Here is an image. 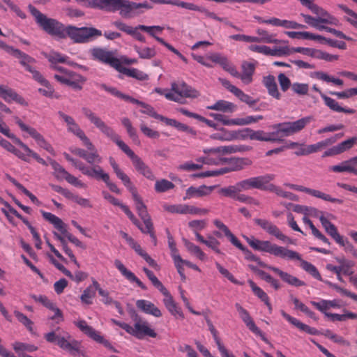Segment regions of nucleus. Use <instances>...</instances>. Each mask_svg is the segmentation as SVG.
Wrapping results in <instances>:
<instances>
[{
  "instance_id": "obj_30",
  "label": "nucleus",
  "mask_w": 357,
  "mask_h": 357,
  "mask_svg": "<svg viewBox=\"0 0 357 357\" xmlns=\"http://www.w3.org/2000/svg\"><path fill=\"white\" fill-rule=\"evenodd\" d=\"M32 78L35 81L38 82L41 85L45 87V89H38V92L41 93L43 96L47 98H59V96H54V89L53 86L51 85L50 82L43 76V75L40 73H35V76Z\"/></svg>"
},
{
  "instance_id": "obj_26",
  "label": "nucleus",
  "mask_w": 357,
  "mask_h": 357,
  "mask_svg": "<svg viewBox=\"0 0 357 357\" xmlns=\"http://www.w3.org/2000/svg\"><path fill=\"white\" fill-rule=\"evenodd\" d=\"M114 266L128 281L135 282L143 290L147 289L146 286L132 271L127 269L119 259L114 260Z\"/></svg>"
},
{
  "instance_id": "obj_49",
  "label": "nucleus",
  "mask_w": 357,
  "mask_h": 357,
  "mask_svg": "<svg viewBox=\"0 0 357 357\" xmlns=\"http://www.w3.org/2000/svg\"><path fill=\"white\" fill-rule=\"evenodd\" d=\"M0 146L4 148L8 151L13 153L18 158L22 160H26V157L24 155L23 152L16 149L10 142L3 139L0 136Z\"/></svg>"
},
{
  "instance_id": "obj_17",
  "label": "nucleus",
  "mask_w": 357,
  "mask_h": 357,
  "mask_svg": "<svg viewBox=\"0 0 357 357\" xmlns=\"http://www.w3.org/2000/svg\"><path fill=\"white\" fill-rule=\"evenodd\" d=\"M285 185L289 187L290 189L297 190L299 192H303L307 193L313 197L320 198L323 200L328 201L332 203H337L339 204H342L344 201L341 199L333 198L331 197L329 195L324 193L319 190L311 189L309 188L304 187L303 185L292 184V183H285Z\"/></svg>"
},
{
  "instance_id": "obj_45",
  "label": "nucleus",
  "mask_w": 357,
  "mask_h": 357,
  "mask_svg": "<svg viewBox=\"0 0 357 357\" xmlns=\"http://www.w3.org/2000/svg\"><path fill=\"white\" fill-rule=\"evenodd\" d=\"M109 160L116 177L121 181L126 188L132 183L130 177L120 169L119 165L112 157H110Z\"/></svg>"
},
{
  "instance_id": "obj_11",
  "label": "nucleus",
  "mask_w": 357,
  "mask_h": 357,
  "mask_svg": "<svg viewBox=\"0 0 357 357\" xmlns=\"http://www.w3.org/2000/svg\"><path fill=\"white\" fill-rule=\"evenodd\" d=\"M74 324L82 333L96 342L103 344L106 348L113 352H119L118 350L116 349L107 340H105L99 332L96 331L93 327L89 326L85 320H80L74 322Z\"/></svg>"
},
{
  "instance_id": "obj_18",
  "label": "nucleus",
  "mask_w": 357,
  "mask_h": 357,
  "mask_svg": "<svg viewBox=\"0 0 357 357\" xmlns=\"http://www.w3.org/2000/svg\"><path fill=\"white\" fill-rule=\"evenodd\" d=\"M235 307L238 312L239 313V316L241 318L242 321L249 328V330L251 331L255 334H256L257 335H259L265 342H268V340L264 337V335L262 333V331L256 326L252 317H250L248 311L243 308L238 303L235 304Z\"/></svg>"
},
{
  "instance_id": "obj_53",
  "label": "nucleus",
  "mask_w": 357,
  "mask_h": 357,
  "mask_svg": "<svg viewBox=\"0 0 357 357\" xmlns=\"http://www.w3.org/2000/svg\"><path fill=\"white\" fill-rule=\"evenodd\" d=\"M273 26H281L285 29H305L306 26L303 24L297 23L294 21H290L287 20H280L279 18L274 17Z\"/></svg>"
},
{
  "instance_id": "obj_35",
  "label": "nucleus",
  "mask_w": 357,
  "mask_h": 357,
  "mask_svg": "<svg viewBox=\"0 0 357 357\" xmlns=\"http://www.w3.org/2000/svg\"><path fill=\"white\" fill-rule=\"evenodd\" d=\"M44 56L50 63V66H54L59 63H68L73 65V62L69 61V57L55 51H51L50 53H43Z\"/></svg>"
},
{
  "instance_id": "obj_43",
  "label": "nucleus",
  "mask_w": 357,
  "mask_h": 357,
  "mask_svg": "<svg viewBox=\"0 0 357 357\" xmlns=\"http://www.w3.org/2000/svg\"><path fill=\"white\" fill-rule=\"evenodd\" d=\"M41 213L44 219L52 224L61 233H62L67 227V225L62 221V220L55 215L44 211H41Z\"/></svg>"
},
{
  "instance_id": "obj_6",
  "label": "nucleus",
  "mask_w": 357,
  "mask_h": 357,
  "mask_svg": "<svg viewBox=\"0 0 357 357\" xmlns=\"http://www.w3.org/2000/svg\"><path fill=\"white\" fill-rule=\"evenodd\" d=\"M98 86L100 89H102V90L108 92L109 93H110L111 95H112L116 98H119L122 99L127 102H130L132 104H136V105L141 106L143 108V109H141L140 112L143 114H147L155 119L160 120V121H162V122H164L165 120L166 119L165 116L158 114L151 105H150L144 102L140 101L137 99H135L128 95L124 94V93H121L120 91H119L115 87L109 86L106 85L105 84H98Z\"/></svg>"
},
{
  "instance_id": "obj_9",
  "label": "nucleus",
  "mask_w": 357,
  "mask_h": 357,
  "mask_svg": "<svg viewBox=\"0 0 357 357\" xmlns=\"http://www.w3.org/2000/svg\"><path fill=\"white\" fill-rule=\"evenodd\" d=\"M151 2L158 4H170L181 7L190 10L199 11L203 13L206 17L215 20L219 22H225L226 18L218 17L215 13L211 12L208 10L197 6L192 3L182 1L180 0H150Z\"/></svg>"
},
{
  "instance_id": "obj_15",
  "label": "nucleus",
  "mask_w": 357,
  "mask_h": 357,
  "mask_svg": "<svg viewBox=\"0 0 357 357\" xmlns=\"http://www.w3.org/2000/svg\"><path fill=\"white\" fill-rule=\"evenodd\" d=\"M254 222L257 226L260 227L263 230L268 234L274 236L276 238L287 243H293L292 240L284 235L280 229L273 222L266 219L255 218Z\"/></svg>"
},
{
  "instance_id": "obj_12",
  "label": "nucleus",
  "mask_w": 357,
  "mask_h": 357,
  "mask_svg": "<svg viewBox=\"0 0 357 357\" xmlns=\"http://www.w3.org/2000/svg\"><path fill=\"white\" fill-rule=\"evenodd\" d=\"M90 52L93 60L108 64L115 69L121 67V61L111 51L102 47H94L90 50Z\"/></svg>"
},
{
  "instance_id": "obj_62",
  "label": "nucleus",
  "mask_w": 357,
  "mask_h": 357,
  "mask_svg": "<svg viewBox=\"0 0 357 357\" xmlns=\"http://www.w3.org/2000/svg\"><path fill=\"white\" fill-rule=\"evenodd\" d=\"M183 242L185 246L188 249L189 252L193 253L196 257H197L200 260H204L205 258L204 252L200 249V248L194 243L190 242L187 239H183Z\"/></svg>"
},
{
  "instance_id": "obj_60",
  "label": "nucleus",
  "mask_w": 357,
  "mask_h": 357,
  "mask_svg": "<svg viewBox=\"0 0 357 357\" xmlns=\"http://www.w3.org/2000/svg\"><path fill=\"white\" fill-rule=\"evenodd\" d=\"M219 131L218 132L213 134L211 138L220 141H232L235 139L232 131L227 130L224 128L219 129Z\"/></svg>"
},
{
  "instance_id": "obj_5",
  "label": "nucleus",
  "mask_w": 357,
  "mask_h": 357,
  "mask_svg": "<svg viewBox=\"0 0 357 357\" xmlns=\"http://www.w3.org/2000/svg\"><path fill=\"white\" fill-rule=\"evenodd\" d=\"M82 113L106 137L113 141L122 151L128 146L121 139L120 136L115 132L114 129L107 126L99 116L87 107H82Z\"/></svg>"
},
{
  "instance_id": "obj_63",
  "label": "nucleus",
  "mask_w": 357,
  "mask_h": 357,
  "mask_svg": "<svg viewBox=\"0 0 357 357\" xmlns=\"http://www.w3.org/2000/svg\"><path fill=\"white\" fill-rule=\"evenodd\" d=\"M313 14L317 15L316 18H324L326 19L331 14H329L326 10L323 9L321 7L313 3V1L309 4L307 7Z\"/></svg>"
},
{
  "instance_id": "obj_19",
  "label": "nucleus",
  "mask_w": 357,
  "mask_h": 357,
  "mask_svg": "<svg viewBox=\"0 0 357 357\" xmlns=\"http://www.w3.org/2000/svg\"><path fill=\"white\" fill-rule=\"evenodd\" d=\"M172 90L182 98H196L200 95L197 90L184 82L172 83Z\"/></svg>"
},
{
  "instance_id": "obj_54",
  "label": "nucleus",
  "mask_w": 357,
  "mask_h": 357,
  "mask_svg": "<svg viewBox=\"0 0 357 357\" xmlns=\"http://www.w3.org/2000/svg\"><path fill=\"white\" fill-rule=\"evenodd\" d=\"M50 164L54 171V176L57 180L66 179L69 174L68 172H67L59 162L51 158H50Z\"/></svg>"
},
{
  "instance_id": "obj_32",
  "label": "nucleus",
  "mask_w": 357,
  "mask_h": 357,
  "mask_svg": "<svg viewBox=\"0 0 357 357\" xmlns=\"http://www.w3.org/2000/svg\"><path fill=\"white\" fill-rule=\"evenodd\" d=\"M319 220L325 229L327 234L331 236L337 243L342 244V236H341L335 226L331 222H330L326 217L321 215Z\"/></svg>"
},
{
  "instance_id": "obj_40",
  "label": "nucleus",
  "mask_w": 357,
  "mask_h": 357,
  "mask_svg": "<svg viewBox=\"0 0 357 357\" xmlns=\"http://www.w3.org/2000/svg\"><path fill=\"white\" fill-rule=\"evenodd\" d=\"M120 73L127 75L128 77L135 78L138 80L144 81L148 79V75L138 70L137 68H128L126 67H123L121 65L120 68H116Z\"/></svg>"
},
{
  "instance_id": "obj_7",
  "label": "nucleus",
  "mask_w": 357,
  "mask_h": 357,
  "mask_svg": "<svg viewBox=\"0 0 357 357\" xmlns=\"http://www.w3.org/2000/svg\"><path fill=\"white\" fill-rule=\"evenodd\" d=\"M313 120L314 117L312 116H307L295 121H285L274 124L272 128L278 129V132H280V136L284 139V137H289L301 132Z\"/></svg>"
},
{
  "instance_id": "obj_38",
  "label": "nucleus",
  "mask_w": 357,
  "mask_h": 357,
  "mask_svg": "<svg viewBox=\"0 0 357 357\" xmlns=\"http://www.w3.org/2000/svg\"><path fill=\"white\" fill-rule=\"evenodd\" d=\"M256 32L260 37L252 36V38L256 39V40H252V43H266L275 44L282 43V40L273 38L274 35L270 34L265 29L259 28L257 29Z\"/></svg>"
},
{
  "instance_id": "obj_58",
  "label": "nucleus",
  "mask_w": 357,
  "mask_h": 357,
  "mask_svg": "<svg viewBox=\"0 0 357 357\" xmlns=\"http://www.w3.org/2000/svg\"><path fill=\"white\" fill-rule=\"evenodd\" d=\"M174 187L175 185L172 181L162 178L155 182L154 188L155 192L161 193L172 190Z\"/></svg>"
},
{
  "instance_id": "obj_23",
  "label": "nucleus",
  "mask_w": 357,
  "mask_h": 357,
  "mask_svg": "<svg viewBox=\"0 0 357 357\" xmlns=\"http://www.w3.org/2000/svg\"><path fill=\"white\" fill-rule=\"evenodd\" d=\"M7 137L13 139V142L20 146L24 151V155L26 157V160L25 162H29V157H32L35 159L38 163L47 166V163L46 161L40 157V155L31 150L26 144H24L20 138L17 137L14 134L8 132V135H6Z\"/></svg>"
},
{
  "instance_id": "obj_20",
  "label": "nucleus",
  "mask_w": 357,
  "mask_h": 357,
  "mask_svg": "<svg viewBox=\"0 0 357 357\" xmlns=\"http://www.w3.org/2000/svg\"><path fill=\"white\" fill-rule=\"evenodd\" d=\"M11 55L20 60L19 62L20 65L24 68L25 70L31 73L32 77L35 76V73H40L35 68L31 66V64L36 63V60L33 57L16 48Z\"/></svg>"
},
{
  "instance_id": "obj_59",
  "label": "nucleus",
  "mask_w": 357,
  "mask_h": 357,
  "mask_svg": "<svg viewBox=\"0 0 357 357\" xmlns=\"http://www.w3.org/2000/svg\"><path fill=\"white\" fill-rule=\"evenodd\" d=\"M337 261L341 266V272L345 275H351L354 271L352 268L354 266V262L351 260H347L344 258L337 259Z\"/></svg>"
},
{
  "instance_id": "obj_41",
  "label": "nucleus",
  "mask_w": 357,
  "mask_h": 357,
  "mask_svg": "<svg viewBox=\"0 0 357 357\" xmlns=\"http://www.w3.org/2000/svg\"><path fill=\"white\" fill-rule=\"evenodd\" d=\"M248 283L253 293L268 307L269 312L272 311V306L269 301L267 294L259 287H258L252 280H249Z\"/></svg>"
},
{
  "instance_id": "obj_28",
  "label": "nucleus",
  "mask_w": 357,
  "mask_h": 357,
  "mask_svg": "<svg viewBox=\"0 0 357 357\" xmlns=\"http://www.w3.org/2000/svg\"><path fill=\"white\" fill-rule=\"evenodd\" d=\"M163 295L165 296L163 299V303L169 312L176 318L181 319H184V314L181 311V309L174 301L169 291H167V294Z\"/></svg>"
},
{
  "instance_id": "obj_2",
  "label": "nucleus",
  "mask_w": 357,
  "mask_h": 357,
  "mask_svg": "<svg viewBox=\"0 0 357 357\" xmlns=\"http://www.w3.org/2000/svg\"><path fill=\"white\" fill-rule=\"evenodd\" d=\"M152 5L146 1L136 3L128 0H107L106 11L115 13L119 10V14L123 18H132L144 13L145 10H150Z\"/></svg>"
},
{
  "instance_id": "obj_29",
  "label": "nucleus",
  "mask_w": 357,
  "mask_h": 357,
  "mask_svg": "<svg viewBox=\"0 0 357 357\" xmlns=\"http://www.w3.org/2000/svg\"><path fill=\"white\" fill-rule=\"evenodd\" d=\"M262 84L267 89L269 96L276 100L281 99L282 95L278 90L275 78L273 75H268L264 76L262 79Z\"/></svg>"
},
{
  "instance_id": "obj_22",
  "label": "nucleus",
  "mask_w": 357,
  "mask_h": 357,
  "mask_svg": "<svg viewBox=\"0 0 357 357\" xmlns=\"http://www.w3.org/2000/svg\"><path fill=\"white\" fill-rule=\"evenodd\" d=\"M218 185H202L199 187L190 186L185 190V195L183 197L184 200L190 199L192 198H200L202 197L208 196L217 188Z\"/></svg>"
},
{
  "instance_id": "obj_34",
  "label": "nucleus",
  "mask_w": 357,
  "mask_h": 357,
  "mask_svg": "<svg viewBox=\"0 0 357 357\" xmlns=\"http://www.w3.org/2000/svg\"><path fill=\"white\" fill-rule=\"evenodd\" d=\"M252 161L248 158L231 157L228 161V167L231 172H238L245 167L252 165Z\"/></svg>"
},
{
  "instance_id": "obj_50",
  "label": "nucleus",
  "mask_w": 357,
  "mask_h": 357,
  "mask_svg": "<svg viewBox=\"0 0 357 357\" xmlns=\"http://www.w3.org/2000/svg\"><path fill=\"white\" fill-rule=\"evenodd\" d=\"M87 8H98L106 11L107 0H75Z\"/></svg>"
},
{
  "instance_id": "obj_1",
  "label": "nucleus",
  "mask_w": 357,
  "mask_h": 357,
  "mask_svg": "<svg viewBox=\"0 0 357 357\" xmlns=\"http://www.w3.org/2000/svg\"><path fill=\"white\" fill-rule=\"evenodd\" d=\"M28 8L37 24L45 33L59 39L68 36L75 43H86L102 35V31L95 27L78 28L72 25L65 26L57 20L47 17L31 4L29 5Z\"/></svg>"
},
{
  "instance_id": "obj_24",
  "label": "nucleus",
  "mask_w": 357,
  "mask_h": 357,
  "mask_svg": "<svg viewBox=\"0 0 357 357\" xmlns=\"http://www.w3.org/2000/svg\"><path fill=\"white\" fill-rule=\"evenodd\" d=\"M312 89L320 94V96L324 100L325 105L327 107H328L331 110L337 112H344L349 114L355 113L356 111L354 109L344 108L340 106L338 102L335 100L323 93L321 91L317 86V85L314 84L312 86Z\"/></svg>"
},
{
  "instance_id": "obj_52",
  "label": "nucleus",
  "mask_w": 357,
  "mask_h": 357,
  "mask_svg": "<svg viewBox=\"0 0 357 357\" xmlns=\"http://www.w3.org/2000/svg\"><path fill=\"white\" fill-rule=\"evenodd\" d=\"M301 16H302L304 18L305 22L310 25V26L314 27L319 31L324 30L327 32L329 31L331 27L321 24L322 23L320 22L319 21H317L319 18H315L310 15L304 13H301Z\"/></svg>"
},
{
  "instance_id": "obj_55",
  "label": "nucleus",
  "mask_w": 357,
  "mask_h": 357,
  "mask_svg": "<svg viewBox=\"0 0 357 357\" xmlns=\"http://www.w3.org/2000/svg\"><path fill=\"white\" fill-rule=\"evenodd\" d=\"M85 80L86 79L83 76L74 72L66 85L70 86L75 90L79 91L82 89V85L84 84Z\"/></svg>"
},
{
  "instance_id": "obj_10",
  "label": "nucleus",
  "mask_w": 357,
  "mask_h": 357,
  "mask_svg": "<svg viewBox=\"0 0 357 357\" xmlns=\"http://www.w3.org/2000/svg\"><path fill=\"white\" fill-rule=\"evenodd\" d=\"M59 116L63 120V121L66 123L68 128L67 130L68 132H72L80 140L82 141L84 145L89 150H93L94 146L90 141V139L86 137L84 132L80 128L79 125L75 122V119L69 116L66 114L64 112L61 111L58 112Z\"/></svg>"
},
{
  "instance_id": "obj_47",
  "label": "nucleus",
  "mask_w": 357,
  "mask_h": 357,
  "mask_svg": "<svg viewBox=\"0 0 357 357\" xmlns=\"http://www.w3.org/2000/svg\"><path fill=\"white\" fill-rule=\"evenodd\" d=\"M93 280L95 279L92 278V284L86 287L80 296L82 303L86 305H91L93 303L92 300L96 296V291H98V288L93 285Z\"/></svg>"
},
{
  "instance_id": "obj_37",
  "label": "nucleus",
  "mask_w": 357,
  "mask_h": 357,
  "mask_svg": "<svg viewBox=\"0 0 357 357\" xmlns=\"http://www.w3.org/2000/svg\"><path fill=\"white\" fill-rule=\"evenodd\" d=\"M241 68V80L245 84H250L253 80L252 76L255 73V66L252 63L243 62Z\"/></svg>"
},
{
  "instance_id": "obj_4",
  "label": "nucleus",
  "mask_w": 357,
  "mask_h": 357,
  "mask_svg": "<svg viewBox=\"0 0 357 357\" xmlns=\"http://www.w3.org/2000/svg\"><path fill=\"white\" fill-rule=\"evenodd\" d=\"M44 337L47 342L56 344L61 349L68 352L73 356H86V353L81 342L72 338L68 333L61 337L56 335L54 331H51L45 334Z\"/></svg>"
},
{
  "instance_id": "obj_3",
  "label": "nucleus",
  "mask_w": 357,
  "mask_h": 357,
  "mask_svg": "<svg viewBox=\"0 0 357 357\" xmlns=\"http://www.w3.org/2000/svg\"><path fill=\"white\" fill-rule=\"evenodd\" d=\"M232 244L243 252L245 255V259L246 260L255 261L260 266L273 271L280 276L283 282L287 283L288 284L296 287H303L306 285L304 281L301 280L298 278L280 270L279 268L268 265L263 262L259 257L254 255L249 249L245 247L238 239L234 241Z\"/></svg>"
},
{
  "instance_id": "obj_25",
  "label": "nucleus",
  "mask_w": 357,
  "mask_h": 357,
  "mask_svg": "<svg viewBox=\"0 0 357 357\" xmlns=\"http://www.w3.org/2000/svg\"><path fill=\"white\" fill-rule=\"evenodd\" d=\"M0 97L8 103L15 102L23 106L28 105V102L25 99L15 90L11 88L4 87L2 85H0Z\"/></svg>"
},
{
  "instance_id": "obj_64",
  "label": "nucleus",
  "mask_w": 357,
  "mask_h": 357,
  "mask_svg": "<svg viewBox=\"0 0 357 357\" xmlns=\"http://www.w3.org/2000/svg\"><path fill=\"white\" fill-rule=\"evenodd\" d=\"M234 95L236 96L241 101L248 105L250 107H252L253 105L257 102V100L253 99L250 96L245 93L238 88L234 93Z\"/></svg>"
},
{
  "instance_id": "obj_57",
  "label": "nucleus",
  "mask_w": 357,
  "mask_h": 357,
  "mask_svg": "<svg viewBox=\"0 0 357 357\" xmlns=\"http://www.w3.org/2000/svg\"><path fill=\"white\" fill-rule=\"evenodd\" d=\"M206 323L208 326V330L210 331L211 333L213 335V337L214 339L215 342L216 343V345L218 347V349L220 353L221 354V353L224 352L225 351L227 350L223 344L222 343L221 340L218 336V331L214 327L210 319H207Z\"/></svg>"
},
{
  "instance_id": "obj_46",
  "label": "nucleus",
  "mask_w": 357,
  "mask_h": 357,
  "mask_svg": "<svg viewBox=\"0 0 357 357\" xmlns=\"http://www.w3.org/2000/svg\"><path fill=\"white\" fill-rule=\"evenodd\" d=\"M86 170L89 174H85L86 176L97 180H102L104 183L108 181L109 175L105 172L100 166L97 165L92 168L86 167Z\"/></svg>"
},
{
  "instance_id": "obj_39",
  "label": "nucleus",
  "mask_w": 357,
  "mask_h": 357,
  "mask_svg": "<svg viewBox=\"0 0 357 357\" xmlns=\"http://www.w3.org/2000/svg\"><path fill=\"white\" fill-rule=\"evenodd\" d=\"M236 106L231 102L224 100H218L215 104L206 107L207 109L216 110L222 112H233Z\"/></svg>"
},
{
  "instance_id": "obj_21",
  "label": "nucleus",
  "mask_w": 357,
  "mask_h": 357,
  "mask_svg": "<svg viewBox=\"0 0 357 357\" xmlns=\"http://www.w3.org/2000/svg\"><path fill=\"white\" fill-rule=\"evenodd\" d=\"M268 177L258 176L255 177H250L238 183V187L240 189V191H247L252 189H258L264 188V184L268 180Z\"/></svg>"
},
{
  "instance_id": "obj_33",
  "label": "nucleus",
  "mask_w": 357,
  "mask_h": 357,
  "mask_svg": "<svg viewBox=\"0 0 357 357\" xmlns=\"http://www.w3.org/2000/svg\"><path fill=\"white\" fill-rule=\"evenodd\" d=\"M136 306L146 314H151L155 317H160L162 316L160 309L151 301L144 299L137 300Z\"/></svg>"
},
{
  "instance_id": "obj_27",
  "label": "nucleus",
  "mask_w": 357,
  "mask_h": 357,
  "mask_svg": "<svg viewBox=\"0 0 357 357\" xmlns=\"http://www.w3.org/2000/svg\"><path fill=\"white\" fill-rule=\"evenodd\" d=\"M281 315L290 324L298 328L299 330L307 333V334L312 335H320L321 332L317 330L315 328L310 327L308 325L302 323L295 317L290 316L284 310H281Z\"/></svg>"
},
{
  "instance_id": "obj_8",
  "label": "nucleus",
  "mask_w": 357,
  "mask_h": 357,
  "mask_svg": "<svg viewBox=\"0 0 357 357\" xmlns=\"http://www.w3.org/2000/svg\"><path fill=\"white\" fill-rule=\"evenodd\" d=\"M247 243L255 250L268 252L275 257L284 258L285 253L287 252V248L282 246H279L276 244L271 243L268 241H260L252 238L244 236Z\"/></svg>"
},
{
  "instance_id": "obj_13",
  "label": "nucleus",
  "mask_w": 357,
  "mask_h": 357,
  "mask_svg": "<svg viewBox=\"0 0 357 357\" xmlns=\"http://www.w3.org/2000/svg\"><path fill=\"white\" fill-rule=\"evenodd\" d=\"M123 152L130 158L135 170L150 181L155 177L151 168L128 146Z\"/></svg>"
},
{
  "instance_id": "obj_48",
  "label": "nucleus",
  "mask_w": 357,
  "mask_h": 357,
  "mask_svg": "<svg viewBox=\"0 0 357 357\" xmlns=\"http://www.w3.org/2000/svg\"><path fill=\"white\" fill-rule=\"evenodd\" d=\"M330 171L335 173L349 172L355 175L356 167H351L349 159L342 161L340 164L333 165L329 167Z\"/></svg>"
},
{
  "instance_id": "obj_61",
  "label": "nucleus",
  "mask_w": 357,
  "mask_h": 357,
  "mask_svg": "<svg viewBox=\"0 0 357 357\" xmlns=\"http://www.w3.org/2000/svg\"><path fill=\"white\" fill-rule=\"evenodd\" d=\"M240 192V189L238 187V183H236L234 185H229L228 187L222 188L218 191L219 194L225 197H231L234 199H236L237 194Z\"/></svg>"
},
{
  "instance_id": "obj_44",
  "label": "nucleus",
  "mask_w": 357,
  "mask_h": 357,
  "mask_svg": "<svg viewBox=\"0 0 357 357\" xmlns=\"http://www.w3.org/2000/svg\"><path fill=\"white\" fill-rule=\"evenodd\" d=\"M164 123L167 126L174 127L178 130L186 132L192 136L197 135V131L194 128L187 126L186 124L180 123L175 119L166 117Z\"/></svg>"
},
{
  "instance_id": "obj_16",
  "label": "nucleus",
  "mask_w": 357,
  "mask_h": 357,
  "mask_svg": "<svg viewBox=\"0 0 357 357\" xmlns=\"http://www.w3.org/2000/svg\"><path fill=\"white\" fill-rule=\"evenodd\" d=\"M283 259H291V260H298L301 262V268L310 274L314 278L317 279L319 281H323L322 277L321 274L319 273L318 269L317 267L313 265L312 264L308 262L307 261H305L301 258V255L294 250H287V252L285 253V256Z\"/></svg>"
},
{
  "instance_id": "obj_36",
  "label": "nucleus",
  "mask_w": 357,
  "mask_h": 357,
  "mask_svg": "<svg viewBox=\"0 0 357 357\" xmlns=\"http://www.w3.org/2000/svg\"><path fill=\"white\" fill-rule=\"evenodd\" d=\"M15 123L22 131L28 132L38 144L45 142V138L34 128L26 125L19 117H15Z\"/></svg>"
},
{
  "instance_id": "obj_51",
  "label": "nucleus",
  "mask_w": 357,
  "mask_h": 357,
  "mask_svg": "<svg viewBox=\"0 0 357 357\" xmlns=\"http://www.w3.org/2000/svg\"><path fill=\"white\" fill-rule=\"evenodd\" d=\"M133 48L137 52L139 57L143 59H151L156 55L154 47L134 45Z\"/></svg>"
},
{
  "instance_id": "obj_56",
  "label": "nucleus",
  "mask_w": 357,
  "mask_h": 357,
  "mask_svg": "<svg viewBox=\"0 0 357 357\" xmlns=\"http://www.w3.org/2000/svg\"><path fill=\"white\" fill-rule=\"evenodd\" d=\"M262 119H264V116L262 115L247 116L245 118L234 119V121L232 123L233 125L235 126H246L256 123Z\"/></svg>"
},
{
  "instance_id": "obj_31",
  "label": "nucleus",
  "mask_w": 357,
  "mask_h": 357,
  "mask_svg": "<svg viewBox=\"0 0 357 357\" xmlns=\"http://www.w3.org/2000/svg\"><path fill=\"white\" fill-rule=\"evenodd\" d=\"M135 332L134 334V337H137L139 340H142L145 337H156L157 333L155 332L153 329L149 326L147 322L144 321L142 323L136 322L135 324Z\"/></svg>"
},
{
  "instance_id": "obj_42",
  "label": "nucleus",
  "mask_w": 357,
  "mask_h": 357,
  "mask_svg": "<svg viewBox=\"0 0 357 357\" xmlns=\"http://www.w3.org/2000/svg\"><path fill=\"white\" fill-rule=\"evenodd\" d=\"M41 213L44 219L52 224L61 233H62L67 227V225L62 221V220L55 215L44 211H41Z\"/></svg>"
},
{
  "instance_id": "obj_14",
  "label": "nucleus",
  "mask_w": 357,
  "mask_h": 357,
  "mask_svg": "<svg viewBox=\"0 0 357 357\" xmlns=\"http://www.w3.org/2000/svg\"><path fill=\"white\" fill-rule=\"evenodd\" d=\"M128 190L131 193L133 201L135 204L137 212L145 225H148L151 226L152 222L151 216L148 213L146 205L144 204L142 199L138 195L136 187L131 183L126 187Z\"/></svg>"
}]
</instances>
